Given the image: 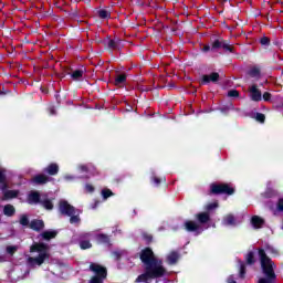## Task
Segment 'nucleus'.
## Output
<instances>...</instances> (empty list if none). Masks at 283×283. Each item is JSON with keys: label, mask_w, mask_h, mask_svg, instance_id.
Returning <instances> with one entry per match:
<instances>
[{"label": "nucleus", "mask_w": 283, "mask_h": 283, "mask_svg": "<svg viewBox=\"0 0 283 283\" xmlns=\"http://www.w3.org/2000/svg\"><path fill=\"white\" fill-rule=\"evenodd\" d=\"M218 48H222V43L217 40L212 44V50H218Z\"/></svg>", "instance_id": "nucleus-34"}, {"label": "nucleus", "mask_w": 283, "mask_h": 283, "mask_svg": "<svg viewBox=\"0 0 283 283\" xmlns=\"http://www.w3.org/2000/svg\"><path fill=\"white\" fill-rule=\"evenodd\" d=\"M72 78L74 81H78L80 78H83V70H76L71 74Z\"/></svg>", "instance_id": "nucleus-23"}, {"label": "nucleus", "mask_w": 283, "mask_h": 283, "mask_svg": "<svg viewBox=\"0 0 283 283\" xmlns=\"http://www.w3.org/2000/svg\"><path fill=\"white\" fill-rule=\"evenodd\" d=\"M125 81H127V76L125 74H119L115 78V85H117V87H120L125 85Z\"/></svg>", "instance_id": "nucleus-18"}, {"label": "nucleus", "mask_w": 283, "mask_h": 283, "mask_svg": "<svg viewBox=\"0 0 283 283\" xmlns=\"http://www.w3.org/2000/svg\"><path fill=\"white\" fill-rule=\"evenodd\" d=\"M251 224L254 229H261L262 224H264V219H262L258 216H254L251 219Z\"/></svg>", "instance_id": "nucleus-12"}, {"label": "nucleus", "mask_w": 283, "mask_h": 283, "mask_svg": "<svg viewBox=\"0 0 283 283\" xmlns=\"http://www.w3.org/2000/svg\"><path fill=\"white\" fill-rule=\"evenodd\" d=\"M41 200V197L39 196V192H31L28 197L29 205H36Z\"/></svg>", "instance_id": "nucleus-16"}, {"label": "nucleus", "mask_w": 283, "mask_h": 283, "mask_svg": "<svg viewBox=\"0 0 283 283\" xmlns=\"http://www.w3.org/2000/svg\"><path fill=\"white\" fill-rule=\"evenodd\" d=\"M14 206H12V205H7V206H4V208H3V213H4V216H8L9 218L10 217H12V214L14 213Z\"/></svg>", "instance_id": "nucleus-20"}, {"label": "nucleus", "mask_w": 283, "mask_h": 283, "mask_svg": "<svg viewBox=\"0 0 283 283\" xmlns=\"http://www.w3.org/2000/svg\"><path fill=\"white\" fill-rule=\"evenodd\" d=\"M228 283H235V280H233V276H230V277L228 279Z\"/></svg>", "instance_id": "nucleus-45"}, {"label": "nucleus", "mask_w": 283, "mask_h": 283, "mask_svg": "<svg viewBox=\"0 0 283 283\" xmlns=\"http://www.w3.org/2000/svg\"><path fill=\"white\" fill-rule=\"evenodd\" d=\"M64 179H66V180H74V177L70 176V175H66V176H64Z\"/></svg>", "instance_id": "nucleus-42"}, {"label": "nucleus", "mask_w": 283, "mask_h": 283, "mask_svg": "<svg viewBox=\"0 0 283 283\" xmlns=\"http://www.w3.org/2000/svg\"><path fill=\"white\" fill-rule=\"evenodd\" d=\"M98 15L101 17V19H109V11L102 9L98 11Z\"/></svg>", "instance_id": "nucleus-26"}, {"label": "nucleus", "mask_w": 283, "mask_h": 283, "mask_svg": "<svg viewBox=\"0 0 283 283\" xmlns=\"http://www.w3.org/2000/svg\"><path fill=\"white\" fill-rule=\"evenodd\" d=\"M80 247L81 249H92V243L90 241H81Z\"/></svg>", "instance_id": "nucleus-29"}, {"label": "nucleus", "mask_w": 283, "mask_h": 283, "mask_svg": "<svg viewBox=\"0 0 283 283\" xmlns=\"http://www.w3.org/2000/svg\"><path fill=\"white\" fill-rule=\"evenodd\" d=\"M85 191H86L87 193H92V192L94 191V186L87 184V185L85 186Z\"/></svg>", "instance_id": "nucleus-35"}, {"label": "nucleus", "mask_w": 283, "mask_h": 283, "mask_svg": "<svg viewBox=\"0 0 283 283\" xmlns=\"http://www.w3.org/2000/svg\"><path fill=\"white\" fill-rule=\"evenodd\" d=\"M217 207H218V202H212L207 206V209H208V211H211V209H217Z\"/></svg>", "instance_id": "nucleus-37"}, {"label": "nucleus", "mask_w": 283, "mask_h": 283, "mask_svg": "<svg viewBox=\"0 0 283 283\" xmlns=\"http://www.w3.org/2000/svg\"><path fill=\"white\" fill-rule=\"evenodd\" d=\"M154 182H155V185H160V179L158 177H155Z\"/></svg>", "instance_id": "nucleus-43"}, {"label": "nucleus", "mask_w": 283, "mask_h": 283, "mask_svg": "<svg viewBox=\"0 0 283 283\" xmlns=\"http://www.w3.org/2000/svg\"><path fill=\"white\" fill-rule=\"evenodd\" d=\"M80 169H81V171H87V167H85V166H82Z\"/></svg>", "instance_id": "nucleus-46"}, {"label": "nucleus", "mask_w": 283, "mask_h": 283, "mask_svg": "<svg viewBox=\"0 0 283 283\" xmlns=\"http://www.w3.org/2000/svg\"><path fill=\"white\" fill-rule=\"evenodd\" d=\"M211 50V46H209V45H206L205 48H203V52H209Z\"/></svg>", "instance_id": "nucleus-44"}, {"label": "nucleus", "mask_w": 283, "mask_h": 283, "mask_svg": "<svg viewBox=\"0 0 283 283\" xmlns=\"http://www.w3.org/2000/svg\"><path fill=\"white\" fill-rule=\"evenodd\" d=\"M168 264H176V262H178V260H180V254H178V252L172 251L170 253H168L167 258H166Z\"/></svg>", "instance_id": "nucleus-11"}, {"label": "nucleus", "mask_w": 283, "mask_h": 283, "mask_svg": "<svg viewBox=\"0 0 283 283\" xmlns=\"http://www.w3.org/2000/svg\"><path fill=\"white\" fill-rule=\"evenodd\" d=\"M211 193H228V196L233 195V187L227 184H212L210 186Z\"/></svg>", "instance_id": "nucleus-8"}, {"label": "nucleus", "mask_w": 283, "mask_h": 283, "mask_svg": "<svg viewBox=\"0 0 283 283\" xmlns=\"http://www.w3.org/2000/svg\"><path fill=\"white\" fill-rule=\"evenodd\" d=\"M266 253H277V251L271 247H268L266 250H265Z\"/></svg>", "instance_id": "nucleus-39"}, {"label": "nucleus", "mask_w": 283, "mask_h": 283, "mask_svg": "<svg viewBox=\"0 0 283 283\" xmlns=\"http://www.w3.org/2000/svg\"><path fill=\"white\" fill-rule=\"evenodd\" d=\"M17 251H19V247H17V245L7 247V253H9V255H14V253H17Z\"/></svg>", "instance_id": "nucleus-25"}, {"label": "nucleus", "mask_w": 283, "mask_h": 283, "mask_svg": "<svg viewBox=\"0 0 283 283\" xmlns=\"http://www.w3.org/2000/svg\"><path fill=\"white\" fill-rule=\"evenodd\" d=\"M140 260L144 264L145 273L139 275L136 279V282L147 283L148 280L163 277V275H165L166 271L165 268L163 266V261L156 259V256L154 255V251H151V249H145L140 254Z\"/></svg>", "instance_id": "nucleus-1"}, {"label": "nucleus", "mask_w": 283, "mask_h": 283, "mask_svg": "<svg viewBox=\"0 0 283 283\" xmlns=\"http://www.w3.org/2000/svg\"><path fill=\"white\" fill-rule=\"evenodd\" d=\"M30 253H38L36 256H29L30 266H41L50 258L49 247L44 243H34L30 248Z\"/></svg>", "instance_id": "nucleus-2"}, {"label": "nucleus", "mask_w": 283, "mask_h": 283, "mask_svg": "<svg viewBox=\"0 0 283 283\" xmlns=\"http://www.w3.org/2000/svg\"><path fill=\"white\" fill-rule=\"evenodd\" d=\"M277 209H279V211H283V199L279 200Z\"/></svg>", "instance_id": "nucleus-41"}, {"label": "nucleus", "mask_w": 283, "mask_h": 283, "mask_svg": "<svg viewBox=\"0 0 283 283\" xmlns=\"http://www.w3.org/2000/svg\"><path fill=\"white\" fill-rule=\"evenodd\" d=\"M109 46H111V48H114V41H111V42H109Z\"/></svg>", "instance_id": "nucleus-47"}, {"label": "nucleus", "mask_w": 283, "mask_h": 283, "mask_svg": "<svg viewBox=\"0 0 283 283\" xmlns=\"http://www.w3.org/2000/svg\"><path fill=\"white\" fill-rule=\"evenodd\" d=\"M44 224L42 220H33L30 223V229H33V231H41L43 229Z\"/></svg>", "instance_id": "nucleus-15"}, {"label": "nucleus", "mask_w": 283, "mask_h": 283, "mask_svg": "<svg viewBox=\"0 0 283 283\" xmlns=\"http://www.w3.org/2000/svg\"><path fill=\"white\" fill-rule=\"evenodd\" d=\"M253 252H249L245 256V260L248 262V264H253V262H255V260L253 259Z\"/></svg>", "instance_id": "nucleus-30"}, {"label": "nucleus", "mask_w": 283, "mask_h": 283, "mask_svg": "<svg viewBox=\"0 0 283 283\" xmlns=\"http://www.w3.org/2000/svg\"><path fill=\"white\" fill-rule=\"evenodd\" d=\"M221 48H223V50H226L227 52H233V46H231L227 43H222Z\"/></svg>", "instance_id": "nucleus-32"}, {"label": "nucleus", "mask_w": 283, "mask_h": 283, "mask_svg": "<svg viewBox=\"0 0 283 283\" xmlns=\"http://www.w3.org/2000/svg\"><path fill=\"white\" fill-rule=\"evenodd\" d=\"M41 235L43 240H52L56 238V231H52V230L44 231Z\"/></svg>", "instance_id": "nucleus-19"}, {"label": "nucleus", "mask_w": 283, "mask_h": 283, "mask_svg": "<svg viewBox=\"0 0 283 283\" xmlns=\"http://www.w3.org/2000/svg\"><path fill=\"white\" fill-rule=\"evenodd\" d=\"M90 270L95 273V275L91 279L90 283H103V280L107 277V270L99 264L92 263L90 265Z\"/></svg>", "instance_id": "nucleus-7"}, {"label": "nucleus", "mask_w": 283, "mask_h": 283, "mask_svg": "<svg viewBox=\"0 0 283 283\" xmlns=\"http://www.w3.org/2000/svg\"><path fill=\"white\" fill-rule=\"evenodd\" d=\"M239 266H240V275L241 277H243L245 272H244V264L242 263V261L239 262Z\"/></svg>", "instance_id": "nucleus-36"}, {"label": "nucleus", "mask_w": 283, "mask_h": 283, "mask_svg": "<svg viewBox=\"0 0 283 283\" xmlns=\"http://www.w3.org/2000/svg\"><path fill=\"white\" fill-rule=\"evenodd\" d=\"M255 118H256V120L259 122V123H264V114H262V113H258L256 114V116H255Z\"/></svg>", "instance_id": "nucleus-33"}, {"label": "nucleus", "mask_w": 283, "mask_h": 283, "mask_svg": "<svg viewBox=\"0 0 283 283\" xmlns=\"http://www.w3.org/2000/svg\"><path fill=\"white\" fill-rule=\"evenodd\" d=\"M41 203L44 207V209H48V210L54 209V205H52V201L49 199H41Z\"/></svg>", "instance_id": "nucleus-22"}, {"label": "nucleus", "mask_w": 283, "mask_h": 283, "mask_svg": "<svg viewBox=\"0 0 283 283\" xmlns=\"http://www.w3.org/2000/svg\"><path fill=\"white\" fill-rule=\"evenodd\" d=\"M199 223L195 221H186L185 229L186 231H191L195 233H202L205 229H209V226L205 227L207 222H209V213L208 212H200L196 216Z\"/></svg>", "instance_id": "nucleus-4"}, {"label": "nucleus", "mask_w": 283, "mask_h": 283, "mask_svg": "<svg viewBox=\"0 0 283 283\" xmlns=\"http://www.w3.org/2000/svg\"><path fill=\"white\" fill-rule=\"evenodd\" d=\"M222 224L224 227H234V224H235V217L231 216V214L224 217L223 221H222Z\"/></svg>", "instance_id": "nucleus-14"}, {"label": "nucleus", "mask_w": 283, "mask_h": 283, "mask_svg": "<svg viewBox=\"0 0 283 283\" xmlns=\"http://www.w3.org/2000/svg\"><path fill=\"white\" fill-rule=\"evenodd\" d=\"M249 94H250L251 101H253L254 103H260V101H262V91L258 88V85L252 84L249 87Z\"/></svg>", "instance_id": "nucleus-9"}, {"label": "nucleus", "mask_w": 283, "mask_h": 283, "mask_svg": "<svg viewBox=\"0 0 283 283\" xmlns=\"http://www.w3.org/2000/svg\"><path fill=\"white\" fill-rule=\"evenodd\" d=\"M228 96H230L231 98H238L240 96V93H238V91L232 90L228 93Z\"/></svg>", "instance_id": "nucleus-31"}, {"label": "nucleus", "mask_w": 283, "mask_h": 283, "mask_svg": "<svg viewBox=\"0 0 283 283\" xmlns=\"http://www.w3.org/2000/svg\"><path fill=\"white\" fill-rule=\"evenodd\" d=\"M96 241L98 242V244H107V242H109V238L105 234H98L96 237Z\"/></svg>", "instance_id": "nucleus-21"}, {"label": "nucleus", "mask_w": 283, "mask_h": 283, "mask_svg": "<svg viewBox=\"0 0 283 283\" xmlns=\"http://www.w3.org/2000/svg\"><path fill=\"white\" fill-rule=\"evenodd\" d=\"M263 101H271V93L265 92V93L263 94Z\"/></svg>", "instance_id": "nucleus-38"}, {"label": "nucleus", "mask_w": 283, "mask_h": 283, "mask_svg": "<svg viewBox=\"0 0 283 283\" xmlns=\"http://www.w3.org/2000/svg\"><path fill=\"white\" fill-rule=\"evenodd\" d=\"M102 196H103L104 200H107V198L114 196V192H112V190L105 188L102 190Z\"/></svg>", "instance_id": "nucleus-24"}, {"label": "nucleus", "mask_w": 283, "mask_h": 283, "mask_svg": "<svg viewBox=\"0 0 283 283\" xmlns=\"http://www.w3.org/2000/svg\"><path fill=\"white\" fill-rule=\"evenodd\" d=\"M250 76H252L253 78H258V76H260V69L253 67V69L250 71Z\"/></svg>", "instance_id": "nucleus-28"}, {"label": "nucleus", "mask_w": 283, "mask_h": 283, "mask_svg": "<svg viewBox=\"0 0 283 283\" xmlns=\"http://www.w3.org/2000/svg\"><path fill=\"white\" fill-rule=\"evenodd\" d=\"M259 255L261 259V266L263 269L264 275L269 279H260L259 283H272L275 280V272H273V261L266 256L264 250H259Z\"/></svg>", "instance_id": "nucleus-3"}, {"label": "nucleus", "mask_w": 283, "mask_h": 283, "mask_svg": "<svg viewBox=\"0 0 283 283\" xmlns=\"http://www.w3.org/2000/svg\"><path fill=\"white\" fill-rule=\"evenodd\" d=\"M59 209L62 216H69L71 218L70 219L71 224H78V222L81 221L78 216H74L76 213V210H74V207L67 203V201L65 200L60 201Z\"/></svg>", "instance_id": "nucleus-6"}, {"label": "nucleus", "mask_w": 283, "mask_h": 283, "mask_svg": "<svg viewBox=\"0 0 283 283\" xmlns=\"http://www.w3.org/2000/svg\"><path fill=\"white\" fill-rule=\"evenodd\" d=\"M218 78H220V75L218 73H212L210 75H205L202 77L203 83H216V81H218Z\"/></svg>", "instance_id": "nucleus-13"}, {"label": "nucleus", "mask_w": 283, "mask_h": 283, "mask_svg": "<svg viewBox=\"0 0 283 283\" xmlns=\"http://www.w3.org/2000/svg\"><path fill=\"white\" fill-rule=\"evenodd\" d=\"M261 45H269V38H262Z\"/></svg>", "instance_id": "nucleus-40"}, {"label": "nucleus", "mask_w": 283, "mask_h": 283, "mask_svg": "<svg viewBox=\"0 0 283 283\" xmlns=\"http://www.w3.org/2000/svg\"><path fill=\"white\" fill-rule=\"evenodd\" d=\"M46 174H49L50 176H56V174H59V165L56 164H51L48 166V168L45 169Z\"/></svg>", "instance_id": "nucleus-17"}, {"label": "nucleus", "mask_w": 283, "mask_h": 283, "mask_svg": "<svg viewBox=\"0 0 283 283\" xmlns=\"http://www.w3.org/2000/svg\"><path fill=\"white\" fill-rule=\"evenodd\" d=\"M20 224H22V227H28V224H30V221L28 220V216L22 214L20 217Z\"/></svg>", "instance_id": "nucleus-27"}, {"label": "nucleus", "mask_w": 283, "mask_h": 283, "mask_svg": "<svg viewBox=\"0 0 283 283\" xmlns=\"http://www.w3.org/2000/svg\"><path fill=\"white\" fill-rule=\"evenodd\" d=\"M8 189V177L6 176V169L0 168V191L3 192L4 200H12V198H17L19 196L18 190H6Z\"/></svg>", "instance_id": "nucleus-5"}, {"label": "nucleus", "mask_w": 283, "mask_h": 283, "mask_svg": "<svg viewBox=\"0 0 283 283\" xmlns=\"http://www.w3.org/2000/svg\"><path fill=\"white\" fill-rule=\"evenodd\" d=\"M49 180L50 179L45 175H36L32 178L31 182H33V185H45Z\"/></svg>", "instance_id": "nucleus-10"}]
</instances>
